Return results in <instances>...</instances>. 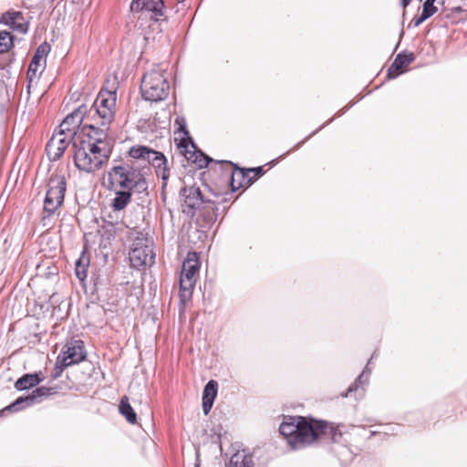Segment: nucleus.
Returning a JSON list of instances; mask_svg holds the SVG:
<instances>
[{"label": "nucleus", "instance_id": "1", "mask_svg": "<svg viewBox=\"0 0 467 467\" xmlns=\"http://www.w3.org/2000/svg\"><path fill=\"white\" fill-rule=\"evenodd\" d=\"M84 137L73 141L74 163L77 169L92 173L102 168L109 161L113 141L106 130L82 128Z\"/></svg>", "mask_w": 467, "mask_h": 467}, {"label": "nucleus", "instance_id": "2", "mask_svg": "<svg viewBox=\"0 0 467 467\" xmlns=\"http://www.w3.org/2000/svg\"><path fill=\"white\" fill-rule=\"evenodd\" d=\"M116 99V91L100 90L88 112L91 123L84 125V129H104L108 132L115 116Z\"/></svg>", "mask_w": 467, "mask_h": 467}, {"label": "nucleus", "instance_id": "3", "mask_svg": "<svg viewBox=\"0 0 467 467\" xmlns=\"http://www.w3.org/2000/svg\"><path fill=\"white\" fill-rule=\"evenodd\" d=\"M105 185L109 191L136 190L141 192L147 190L145 178L128 165L112 167L107 173V184L105 183Z\"/></svg>", "mask_w": 467, "mask_h": 467}, {"label": "nucleus", "instance_id": "4", "mask_svg": "<svg viewBox=\"0 0 467 467\" xmlns=\"http://www.w3.org/2000/svg\"><path fill=\"white\" fill-rule=\"evenodd\" d=\"M164 73L163 69L153 68L143 75L140 92L145 100L158 102L168 97L170 83Z\"/></svg>", "mask_w": 467, "mask_h": 467}, {"label": "nucleus", "instance_id": "5", "mask_svg": "<svg viewBox=\"0 0 467 467\" xmlns=\"http://www.w3.org/2000/svg\"><path fill=\"white\" fill-rule=\"evenodd\" d=\"M281 435L287 439V442L293 449H298L306 445V439L311 432V425L304 417H285L279 427Z\"/></svg>", "mask_w": 467, "mask_h": 467}, {"label": "nucleus", "instance_id": "6", "mask_svg": "<svg viewBox=\"0 0 467 467\" xmlns=\"http://www.w3.org/2000/svg\"><path fill=\"white\" fill-rule=\"evenodd\" d=\"M66 189V178L61 174H52L48 182V189L44 201V215L42 218L44 224H46V220L54 215L63 204Z\"/></svg>", "mask_w": 467, "mask_h": 467}, {"label": "nucleus", "instance_id": "7", "mask_svg": "<svg viewBox=\"0 0 467 467\" xmlns=\"http://www.w3.org/2000/svg\"><path fill=\"white\" fill-rule=\"evenodd\" d=\"M200 266L197 254L194 252L188 253L186 259L183 261L180 276L179 296L182 303L192 298Z\"/></svg>", "mask_w": 467, "mask_h": 467}, {"label": "nucleus", "instance_id": "8", "mask_svg": "<svg viewBox=\"0 0 467 467\" xmlns=\"http://www.w3.org/2000/svg\"><path fill=\"white\" fill-rule=\"evenodd\" d=\"M85 358L86 351L82 340L74 339L67 342L57 357V363H60V366H56V373L53 375V378H58L66 368L78 364Z\"/></svg>", "mask_w": 467, "mask_h": 467}, {"label": "nucleus", "instance_id": "9", "mask_svg": "<svg viewBox=\"0 0 467 467\" xmlns=\"http://www.w3.org/2000/svg\"><path fill=\"white\" fill-rule=\"evenodd\" d=\"M155 254L152 242L140 233L132 244L130 252V261L133 267L140 268L154 263Z\"/></svg>", "mask_w": 467, "mask_h": 467}, {"label": "nucleus", "instance_id": "10", "mask_svg": "<svg viewBox=\"0 0 467 467\" xmlns=\"http://www.w3.org/2000/svg\"><path fill=\"white\" fill-rule=\"evenodd\" d=\"M308 423L311 425L312 434L307 433L310 437L309 439H306V445L318 440L325 442H337L342 436L337 426H334L325 420H312L311 421H308Z\"/></svg>", "mask_w": 467, "mask_h": 467}, {"label": "nucleus", "instance_id": "11", "mask_svg": "<svg viewBox=\"0 0 467 467\" xmlns=\"http://www.w3.org/2000/svg\"><path fill=\"white\" fill-rule=\"evenodd\" d=\"M72 136L64 131L56 130L46 146V151L50 161H56L64 154L69 144L75 140Z\"/></svg>", "mask_w": 467, "mask_h": 467}, {"label": "nucleus", "instance_id": "12", "mask_svg": "<svg viewBox=\"0 0 467 467\" xmlns=\"http://www.w3.org/2000/svg\"><path fill=\"white\" fill-rule=\"evenodd\" d=\"M54 393H56V390L53 388H47L44 386L36 388L32 391L31 394L26 397H19L15 402L6 407V410L15 411L19 410L34 404L40 403L46 398Z\"/></svg>", "mask_w": 467, "mask_h": 467}, {"label": "nucleus", "instance_id": "13", "mask_svg": "<svg viewBox=\"0 0 467 467\" xmlns=\"http://www.w3.org/2000/svg\"><path fill=\"white\" fill-rule=\"evenodd\" d=\"M164 4L162 0H132L130 10L133 12H144L155 21L164 16Z\"/></svg>", "mask_w": 467, "mask_h": 467}, {"label": "nucleus", "instance_id": "14", "mask_svg": "<svg viewBox=\"0 0 467 467\" xmlns=\"http://www.w3.org/2000/svg\"><path fill=\"white\" fill-rule=\"evenodd\" d=\"M46 53V49L43 46H40L37 47L36 53L34 54L32 60L29 64L27 73H26V78L28 81L27 84V89L28 92L30 91V88L37 84V81L45 68V62L42 63V60L44 59V56Z\"/></svg>", "mask_w": 467, "mask_h": 467}, {"label": "nucleus", "instance_id": "15", "mask_svg": "<svg viewBox=\"0 0 467 467\" xmlns=\"http://www.w3.org/2000/svg\"><path fill=\"white\" fill-rule=\"evenodd\" d=\"M181 195L183 198V212L194 213V211L203 202L202 195L199 187L194 185L183 187L181 190Z\"/></svg>", "mask_w": 467, "mask_h": 467}, {"label": "nucleus", "instance_id": "16", "mask_svg": "<svg viewBox=\"0 0 467 467\" xmlns=\"http://www.w3.org/2000/svg\"><path fill=\"white\" fill-rule=\"evenodd\" d=\"M85 112L86 109L83 107H79L68 114L59 125L58 130L64 131L67 135L70 134L74 139H81L80 137L76 138V134L77 129L83 121Z\"/></svg>", "mask_w": 467, "mask_h": 467}, {"label": "nucleus", "instance_id": "17", "mask_svg": "<svg viewBox=\"0 0 467 467\" xmlns=\"http://www.w3.org/2000/svg\"><path fill=\"white\" fill-rule=\"evenodd\" d=\"M147 161L154 167L157 175L162 179L163 185H165L169 178L165 156L161 152L151 150L147 155Z\"/></svg>", "mask_w": 467, "mask_h": 467}, {"label": "nucleus", "instance_id": "18", "mask_svg": "<svg viewBox=\"0 0 467 467\" xmlns=\"http://www.w3.org/2000/svg\"><path fill=\"white\" fill-rule=\"evenodd\" d=\"M228 165L234 166V171L231 172V188L234 192L239 188L243 187V183L239 182L237 186H235V178L242 177L244 180L249 176V173H253L254 178L256 180L263 174V168H251V169H240L237 166L234 165L231 161H223Z\"/></svg>", "mask_w": 467, "mask_h": 467}, {"label": "nucleus", "instance_id": "19", "mask_svg": "<svg viewBox=\"0 0 467 467\" xmlns=\"http://www.w3.org/2000/svg\"><path fill=\"white\" fill-rule=\"evenodd\" d=\"M415 57L413 53H400L395 57L392 65L389 67L388 70V77L390 78H394L398 77L400 73V70L409 66Z\"/></svg>", "mask_w": 467, "mask_h": 467}, {"label": "nucleus", "instance_id": "20", "mask_svg": "<svg viewBox=\"0 0 467 467\" xmlns=\"http://www.w3.org/2000/svg\"><path fill=\"white\" fill-rule=\"evenodd\" d=\"M218 384L214 380H210L204 387L202 392V410L207 415L213 405L217 395Z\"/></svg>", "mask_w": 467, "mask_h": 467}, {"label": "nucleus", "instance_id": "21", "mask_svg": "<svg viewBox=\"0 0 467 467\" xmlns=\"http://www.w3.org/2000/svg\"><path fill=\"white\" fill-rule=\"evenodd\" d=\"M132 190H119L115 192V197L110 202L113 211H121L131 202Z\"/></svg>", "mask_w": 467, "mask_h": 467}, {"label": "nucleus", "instance_id": "22", "mask_svg": "<svg viewBox=\"0 0 467 467\" xmlns=\"http://www.w3.org/2000/svg\"><path fill=\"white\" fill-rule=\"evenodd\" d=\"M226 467H254L252 455L245 451H237L232 455Z\"/></svg>", "mask_w": 467, "mask_h": 467}, {"label": "nucleus", "instance_id": "23", "mask_svg": "<svg viewBox=\"0 0 467 467\" xmlns=\"http://www.w3.org/2000/svg\"><path fill=\"white\" fill-rule=\"evenodd\" d=\"M41 381L38 373L25 374L16 380L15 387L18 390H25L38 385Z\"/></svg>", "mask_w": 467, "mask_h": 467}, {"label": "nucleus", "instance_id": "24", "mask_svg": "<svg viewBox=\"0 0 467 467\" xmlns=\"http://www.w3.org/2000/svg\"><path fill=\"white\" fill-rule=\"evenodd\" d=\"M119 412L126 418L127 421L131 424L136 423L137 415L129 403V399L127 397H123L120 400V404L119 407Z\"/></svg>", "mask_w": 467, "mask_h": 467}, {"label": "nucleus", "instance_id": "25", "mask_svg": "<svg viewBox=\"0 0 467 467\" xmlns=\"http://www.w3.org/2000/svg\"><path fill=\"white\" fill-rule=\"evenodd\" d=\"M377 358V354L376 352H374L370 358V359L368 360L365 369L363 370V372L358 377V379L355 380L354 383H352L348 389V393H350L352 391H355L357 390L358 387V384H363V383H366L368 381V375L370 373V370L368 369V365L369 363L371 362V360L373 358Z\"/></svg>", "mask_w": 467, "mask_h": 467}, {"label": "nucleus", "instance_id": "26", "mask_svg": "<svg viewBox=\"0 0 467 467\" xmlns=\"http://www.w3.org/2000/svg\"><path fill=\"white\" fill-rule=\"evenodd\" d=\"M151 149L146 146H134L131 147L129 154L133 159L147 161V155H149Z\"/></svg>", "mask_w": 467, "mask_h": 467}, {"label": "nucleus", "instance_id": "27", "mask_svg": "<svg viewBox=\"0 0 467 467\" xmlns=\"http://www.w3.org/2000/svg\"><path fill=\"white\" fill-rule=\"evenodd\" d=\"M88 266V260L85 259L83 256L80 257L76 262V275L81 281L85 280L87 277V270Z\"/></svg>", "mask_w": 467, "mask_h": 467}, {"label": "nucleus", "instance_id": "28", "mask_svg": "<svg viewBox=\"0 0 467 467\" xmlns=\"http://www.w3.org/2000/svg\"><path fill=\"white\" fill-rule=\"evenodd\" d=\"M190 160L192 161L199 168H205L208 166L209 162L213 160L208 156L204 155L202 152H193L192 155L189 157Z\"/></svg>", "mask_w": 467, "mask_h": 467}, {"label": "nucleus", "instance_id": "29", "mask_svg": "<svg viewBox=\"0 0 467 467\" xmlns=\"http://www.w3.org/2000/svg\"><path fill=\"white\" fill-rule=\"evenodd\" d=\"M21 17L20 12H7L2 16L0 21L11 26H16L17 20Z\"/></svg>", "mask_w": 467, "mask_h": 467}, {"label": "nucleus", "instance_id": "30", "mask_svg": "<svg viewBox=\"0 0 467 467\" xmlns=\"http://www.w3.org/2000/svg\"><path fill=\"white\" fill-rule=\"evenodd\" d=\"M12 46V36L7 32H0V53L8 50Z\"/></svg>", "mask_w": 467, "mask_h": 467}, {"label": "nucleus", "instance_id": "31", "mask_svg": "<svg viewBox=\"0 0 467 467\" xmlns=\"http://www.w3.org/2000/svg\"><path fill=\"white\" fill-rule=\"evenodd\" d=\"M117 234V226L113 223H107L102 227V238H106L107 240H110L114 238Z\"/></svg>", "mask_w": 467, "mask_h": 467}, {"label": "nucleus", "instance_id": "32", "mask_svg": "<svg viewBox=\"0 0 467 467\" xmlns=\"http://www.w3.org/2000/svg\"><path fill=\"white\" fill-rule=\"evenodd\" d=\"M435 0H426L422 6V13L427 11V16L431 17L437 12V7L434 5Z\"/></svg>", "mask_w": 467, "mask_h": 467}, {"label": "nucleus", "instance_id": "33", "mask_svg": "<svg viewBox=\"0 0 467 467\" xmlns=\"http://www.w3.org/2000/svg\"><path fill=\"white\" fill-rule=\"evenodd\" d=\"M175 125L177 126L178 132L183 133L186 136L189 135V132L186 130V122L184 118L177 117L175 119Z\"/></svg>", "mask_w": 467, "mask_h": 467}, {"label": "nucleus", "instance_id": "34", "mask_svg": "<svg viewBox=\"0 0 467 467\" xmlns=\"http://www.w3.org/2000/svg\"><path fill=\"white\" fill-rule=\"evenodd\" d=\"M428 18H429V16H427V11H425V13L421 12V15L414 20V26H420L423 21H425Z\"/></svg>", "mask_w": 467, "mask_h": 467}, {"label": "nucleus", "instance_id": "35", "mask_svg": "<svg viewBox=\"0 0 467 467\" xmlns=\"http://www.w3.org/2000/svg\"><path fill=\"white\" fill-rule=\"evenodd\" d=\"M15 28H17L21 33H26L27 31V26L25 24H20L16 22Z\"/></svg>", "mask_w": 467, "mask_h": 467}, {"label": "nucleus", "instance_id": "36", "mask_svg": "<svg viewBox=\"0 0 467 467\" xmlns=\"http://www.w3.org/2000/svg\"><path fill=\"white\" fill-rule=\"evenodd\" d=\"M246 182L245 183L247 186H249L255 179L254 178L253 173H249V176L244 179Z\"/></svg>", "mask_w": 467, "mask_h": 467}, {"label": "nucleus", "instance_id": "37", "mask_svg": "<svg viewBox=\"0 0 467 467\" xmlns=\"http://www.w3.org/2000/svg\"><path fill=\"white\" fill-rule=\"evenodd\" d=\"M245 182H246V181H245V180H244L242 177H236V178H235V186H237L239 182H242V183H243V187H244V185H247V184L245 183Z\"/></svg>", "mask_w": 467, "mask_h": 467}, {"label": "nucleus", "instance_id": "38", "mask_svg": "<svg viewBox=\"0 0 467 467\" xmlns=\"http://www.w3.org/2000/svg\"><path fill=\"white\" fill-rule=\"evenodd\" d=\"M411 0H400V4L401 5L403 6V8H405L407 5H409V4L410 3Z\"/></svg>", "mask_w": 467, "mask_h": 467}, {"label": "nucleus", "instance_id": "39", "mask_svg": "<svg viewBox=\"0 0 467 467\" xmlns=\"http://www.w3.org/2000/svg\"><path fill=\"white\" fill-rule=\"evenodd\" d=\"M180 145H181V147H184V148L187 147L186 144H185V140L184 139L182 140Z\"/></svg>", "mask_w": 467, "mask_h": 467}, {"label": "nucleus", "instance_id": "40", "mask_svg": "<svg viewBox=\"0 0 467 467\" xmlns=\"http://www.w3.org/2000/svg\"><path fill=\"white\" fill-rule=\"evenodd\" d=\"M178 2H183L184 0H177Z\"/></svg>", "mask_w": 467, "mask_h": 467}, {"label": "nucleus", "instance_id": "41", "mask_svg": "<svg viewBox=\"0 0 467 467\" xmlns=\"http://www.w3.org/2000/svg\"><path fill=\"white\" fill-rule=\"evenodd\" d=\"M195 467H199V465H196Z\"/></svg>", "mask_w": 467, "mask_h": 467}]
</instances>
